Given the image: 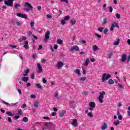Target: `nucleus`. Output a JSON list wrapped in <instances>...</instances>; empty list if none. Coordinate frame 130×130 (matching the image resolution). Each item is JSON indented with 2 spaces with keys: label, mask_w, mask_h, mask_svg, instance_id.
<instances>
[{
  "label": "nucleus",
  "mask_w": 130,
  "mask_h": 130,
  "mask_svg": "<svg viewBox=\"0 0 130 130\" xmlns=\"http://www.w3.org/2000/svg\"><path fill=\"white\" fill-rule=\"evenodd\" d=\"M25 7H27V8H24V10H25V12H29L30 10H32L33 9V6L31 5V4L28 2H26L24 5Z\"/></svg>",
  "instance_id": "obj_1"
},
{
  "label": "nucleus",
  "mask_w": 130,
  "mask_h": 130,
  "mask_svg": "<svg viewBox=\"0 0 130 130\" xmlns=\"http://www.w3.org/2000/svg\"><path fill=\"white\" fill-rule=\"evenodd\" d=\"M105 95V91H102L100 92V95L98 98L100 103H103V98Z\"/></svg>",
  "instance_id": "obj_2"
},
{
  "label": "nucleus",
  "mask_w": 130,
  "mask_h": 130,
  "mask_svg": "<svg viewBox=\"0 0 130 130\" xmlns=\"http://www.w3.org/2000/svg\"><path fill=\"white\" fill-rule=\"evenodd\" d=\"M109 78H111V75H110V74H107L106 73H104L103 75L102 81V82H105V81L106 80H108V79H109Z\"/></svg>",
  "instance_id": "obj_3"
},
{
  "label": "nucleus",
  "mask_w": 130,
  "mask_h": 130,
  "mask_svg": "<svg viewBox=\"0 0 130 130\" xmlns=\"http://www.w3.org/2000/svg\"><path fill=\"white\" fill-rule=\"evenodd\" d=\"M14 1L15 0L5 1L4 4L5 5H6V6H8V7H12L14 4Z\"/></svg>",
  "instance_id": "obj_4"
},
{
  "label": "nucleus",
  "mask_w": 130,
  "mask_h": 130,
  "mask_svg": "<svg viewBox=\"0 0 130 130\" xmlns=\"http://www.w3.org/2000/svg\"><path fill=\"white\" fill-rule=\"evenodd\" d=\"M49 35H50V31H47L45 34L44 39L43 40V41L46 43L48 42V39H49Z\"/></svg>",
  "instance_id": "obj_5"
},
{
  "label": "nucleus",
  "mask_w": 130,
  "mask_h": 130,
  "mask_svg": "<svg viewBox=\"0 0 130 130\" xmlns=\"http://www.w3.org/2000/svg\"><path fill=\"white\" fill-rule=\"evenodd\" d=\"M74 50H75V51H79V50H80L79 46L76 45L73 47H72L70 48V51H74Z\"/></svg>",
  "instance_id": "obj_6"
},
{
  "label": "nucleus",
  "mask_w": 130,
  "mask_h": 130,
  "mask_svg": "<svg viewBox=\"0 0 130 130\" xmlns=\"http://www.w3.org/2000/svg\"><path fill=\"white\" fill-rule=\"evenodd\" d=\"M17 16L19 18H22L23 19H27V15L26 14H23L22 13H17Z\"/></svg>",
  "instance_id": "obj_7"
},
{
  "label": "nucleus",
  "mask_w": 130,
  "mask_h": 130,
  "mask_svg": "<svg viewBox=\"0 0 130 130\" xmlns=\"http://www.w3.org/2000/svg\"><path fill=\"white\" fill-rule=\"evenodd\" d=\"M126 56H127L126 54H123L121 57L120 61H121V62H124V61L126 60Z\"/></svg>",
  "instance_id": "obj_8"
},
{
  "label": "nucleus",
  "mask_w": 130,
  "mask_h": 130,
  "mask_svg": "<svg viewBox=\"0 0 130 130\" xmlns=\"http://www.w3.org/2000/svg\"><path fill=\"white\" fill-rule=\"evenodd\" d=\"M3 102L4 104H6V105H9V106H10V105H14L15 106L17 105V104H18V102H16L15 103H12L10 104L9 103L5 102V101H3Z\"/></svg>",
  "instance_id": "obj_9"
},
{
  "label": "nucleus",
  "mask_w": 130,
  "mask_h": 130,
  "mask_svg": "<svg viewBox=\"0 0 130 130\" xmlns=\"http://www.w3.org/2000/svg\"><path fill=\"white\" fill-rule=\"evenodd\" d=\"M71 124H72L73 126H78V122H77V119H74Z\"/></svg>",
  "instance_id": "obj_10"
},
{
  "label": "nucleus",
  "mask_w": 130,
  "mask_h": 130,
  "mask_svg": "<svg viewBox=\"0 0 130 130\" xmlns=\"http://www.w3.org/2000/svg\"><path fill=\"white\" fill-rule=\"evenodd\" d=\"M63 66V63L62 62H58L57 64L56 67L58 69H60Z\"/></svg>",
  "instance_id": "obj_11"
},
{
  "label": "nucleus",
  "mask_w": 130,
  "mask_h": 130,
  "mask_svg": "<svg viewBox=\"0 0 130 130\" xmlns=\"http://www.w3.org/2000/svg\"><path fill=\"white\" fill-rule=\"evenodd\" d=\"M29 80V77H23L22 78V81H23L25 83H28Z\"/></svg>",
  "instance_id": "obj_12"
},
{
  "label": "nucleus",
  "mask_w": 130,
  "mask_h": 130,
  "mask_svg": "<svg viewBox=\"0 0 130 130\" xmlns=\"http://www.w3.org/2000/svg\"><path fill=\"white\" fill-rule=\"evenodd\" d=\"M37 66L39 73H42V67H41V65L40 63H38Z\"/></svg>",
  "instance_id": "obj_13"
},
{
  "label": "nucleus",
  "mask_w": 130,
  "mask_h": 130,
  "mask_svg": "<svg viewBox=\"0 0 130 130\" xmlns=\"http://www.w3.org/2000/svg\"><path fill=\"white\" fill-rule=\"evenodd\" d=\"M89 62H90V60L89 59H86L84 63L83 64V66L84 67H88V64H89Z\"/></svg>",
  "instance_id": "obj_14"
},
{
  "label": "nucleus",
  "mask_w": 130,
  "mask_h": 130,
  "mask_svg": "<svg viewBox=\"0 0 130 130\" xmlns=\"http://www.w3.org/2000/svg\"><path fill=\"white\" fill-rule=\"evenodd\" d=\"M101 129L105 130L107 128V124L106 123H104L103 126L101 127Z\"/></svg>",
  "instance_id": "obj_15"
},
{
  "label": "nucleus",
  "mask_w": 130,
  "mask_h": 130,
  "mask_svg": "<svg viewBox=\"0 0 130 130\" xmlns=\"http://www.w3.org/2000/svg\"><path fill=\"white\" fill-rule=\"evenodd\" d=\"M111 25L113 26V27H116V28H119V26L118 25V24L115 22H113L112 23Z\"/></svg>",
  "instance_id": "obj_16"
},
{
  "label": "nucleus",
  "mask_w": 130,
  "mask_h": 130,
  "mask_svg": "<svg viewBox=\"0 0 130 130\" xmlns=\"http://www.w3.org/2000/svg\"><path fill=\"white\" fill-rule=\"evenodd\" d=\"M24 45L23 46V47L25 48V49H29V46H28V41H26L24 43Z\"/></svg>",
  "instance_id": "obj_17"
},
{
  "label": "nucleus",
  "mask_w": 130,
  "mask_h": 130,
  "mask_svg": "<svg viewBox=\"0 0 130 130\" xmlns=\"http://www.w3.org/2000/svg\"><path fill=\"white\" fill-rule=\"evenodd\" d=\"M89 106L90 107H92V108H95V106H96V104H95V103L93 102H91L89 103Z\"/></svg>",
  "instance_id": "obj_18"
},
{
  "label": "nucleus",
  "mask_w": 130,
  "mask_h": 130,
  "mask_svg": "<svg viewBox=\"0 0 130 130\" xmlns=\"http://www.w3.org/2000/svg\"><path fill=\"white\" fill-rule=\"evenodd\" d=\"M64 113H66V111L62 110L59 114V117H62L64 115Z\"/></svg>",
  "instance_id": "obj_19"
},
{
  "label": "nucleus",
  "mask_w": 130,
  "mask_h": 130,
  "mask_svg": "<svg viewBox=\"0 0 130 130\" xmlns=\"http://www.w3.org/2000/svg\"><path fill=\"white\" fill-rule=\"evenodd\" d=\"M27 39V38L25 36H23L21 38L19 39L18 40L20 42H22V41H24Z\"/></svg>",
  "instance_id": "obj_20"
},
{
  "label": "nucleus",
  "mask_w": 130,
  "mask_h": 130,
  "mask_svg": "<svg viewBox=\"0 0 130 130\" xmlns=\"http://www.w3.org/2000/svg\"><path fill=\"white\" fill-rule=\"evenodd\" d=\"M74 72L79 76H81V71L79 69L75 70Z\"/></svg>",
  "instance_id": "obj_21"
},
{
  "label": "nucleus",
  "mask_w": 130,
  "mask_h": 130,
  "mask_svg": "<svg viewBox=\"0 0 130 130\" xmlns=\"http://www.w3.org/2000/svg\"><path fill=\"white\" fill-rule=\"evenodd\" d=\"M70 22L72 25H75V24H76V23L77 22V21H76V19L75 18H72Z\"/></svg>",
  "instance_id": "obj_22"
},
{
  "label": "nucleus",
  "mask_w": 130,
  "mask_h": 130,
  "mask_svg": "<svg viewBox=\"0 0 130 130\" xmlns=\"http://www.w3.org/2000/svg\"><path fill=\"white\" fill-rule=\"evenodd\" d=\"M93 47V51H96V50H99V48H98V47L96 46V45H94L92 46Z\"/></svg>",
  "instance_id": "obj_23"
},
{
  "label": "nucleus",
  "mask_w": 130,
  "mask_h": 130,
  "mask_svg": "<svg viewBox=\"0 0 130 130\" xmlns=\"http://www.w3.org/2000/svg\"><path fill=\"white\" fill-rule=\"evenodd\" d=\"M108 83L109 84V85H113L114 84V81L112 79H110L108 82Z\"/></svg>",
  "instance_id": "obj_24"
},
{
  "label": "nucleus",
  "mask_w": 130,
  "mask_h": 130,
  "mask_svg": "<svg viewBox=\"0 0 130 130\" xmlns=\"http://www.w3.org/2000/svg\"><path fill=\"white\" fill-rule=\"evenodd\" d=\"M32 31L29 30L28 32H27V37H31V36H32Z\"/></svg>",
  "instance_id": "obj_25"
},
{
  "label": "nucleus",
  "mask_w": 130,
  "mask_h": 130,
  "mask_svg": "<svg viewBox=\"0 0 130 130\" xmlns=\"http://www.w3.org/2000/svg\"><path fill=\"white\" fill-rule=\"evenodd\" d=\"M120 41V39H118L116 42H114V45H118L119 44V42Z\"/></svg>",
  "instance_id": "obj_26"
},
{
  "label": "nucleus",
  "mask_w": 130,
  "mask_h": 130,
  "mask_svg": "<svg viewBox=\"0 0 130 130\" xmlns=\"http://www.w3.org/2000/svg\"><path fill=\"white\" fill-rule=\"evenodd\" d=\"M57 44H59L60 45H61V44H62V41L60 39H58L57 40Z\"/></svg>",
  "instance_id": "obj_27"
},
{
  "label": "nucleus",
  "mask_w": 130,
  "mask_h": 130,
  "mask_svg": "<svg viewBox=\"0 0 130 130\" xmlns=\"http://www.w3.org/2000/svg\"><path fill=\"white\" fill-rule=\"evenodd\" d=\"M6 114L8 115L9 116H13L14 114H12V112L10 111L6 112Z\"/></svg>",
  "instance_id": "obj_28"
},
{
  "label": "nucleus",
  "mask_w": 130,
  "mask_h": 130,
  "mask_svg": "<svg viewBox=\"0 0 130 130\" xmlns=\"http://www.w3.org/2000/svg\"><path fill=\"white\" fill-rule=\"evenodd\" d=\"M112 55H113V52H111L108 55V58H109L110 59Z\"/></svg>",
  "instance_id": "obj_29"
},
{
  "label": "nucleus",
  "mask_w": 130,
  "mask_h": 130,
  "mask_svg": "<svg viewBox=\"0 0 130 130\" xmlns=\"http://www.w3.org/2000/svg\"><path fill=\"white\" fill-rule=\"evenodd\" d=\"M22 121L24 122H28V118L26 117H24L22 119Z\"/></svg>",
  "instance_id": "obj_30"
},
{
  "label": "nucleus",
  "mask_w": 130,
  "mask_h": 130,
  "mask_svg": "<svg viewBox=\"0 0 130 130\" xmlns=\"http://www.w3.org/2000/svg\"><path fill=\"white\" fill-rule=\"evenodd\" d=\"M36 86L37 88V89H42V86L40 85V84H36Z\"/></svg>",
  "instance_id": "obj_31"
},
{
  "label": "nucleus",
  "mask_w": 130,
  "mask_h": 130,
  "mask_svg": "<svg viewBox=\"0 0 130 130\" xmlns=\"http://www.w3.org/2000/svg\"><path fill=\"white\" fill-rule=\"evenodd\" d=\"M87 79V77H81V78H80V81H81V82H83L84 81H86V79Z\"/></svg>",
  "instance_id": "obj_32"
},
{
  "label": "nucleus",
  "mask_w": 130,
  "mask_h": 130,
  "mask_svg": "<svg viewBox=\"0 0 130 130\" xmlns=\"http://www.w3.org/2000/svg\"><path fill=\"white\" fill-rule=\"evenodd\" d=\"M70 16L69 15H67L64 17V20L65 21H69L70 20Z\"/></svg>",
  "instance_id": "obj_33"
},
{
  "label": "nucleus",
  "mask_w": 130,
  "mask_h": 130,
  "mask_svg": "<svg viewBox=\"0 0 130 130\" xmlns=\"http://www.w3.org/2000/svg\"><path fill=\"white\" fill-rule=\"evenodd\" d=\"M108 9L110 13H112V11H113V8H112V7L109 6L108 7Z\"/></svg>",
  "instance_id": "obj_34"
},
{
  "label": "nucleus",
  "mask_w": 130,
  "mask_h": 130,
  "mask_svg": "<svg viewBox=\"0 0 130 130\" xmlns=\"http://www.w3.org/2000/svg\"><path fill=\"white\" fill-rule=\"evenodd\" d=\"M119 123H120L119 120H117L113 122V124H115V125H118Z\"/></svg>",
  "instance_id": "obj_35"
},
{
  "label": "nucleus",
  "mask_w": 130,
  "mask_h": 130,
  "mask_svg": "<svg viewBox=\"0 0 130 130\" xmlns=\"http://www.w3.org/2000/svg\"><path fill=\"white\" fill-rule=\"evenodd\" d=\"M107 23V18H105L103 19V25H104Z\"/></svg>",
  "instance_id": "obj_36"
},
{
  "label": "nucleus",
  "mask_w": 130,
  "mask_h": 130,
  "mask_svg": "<svg viewBox=\"0 0 130 130\" xmlns=\"http://www.w3.org/2000/svg\"><path fill=\"white\" fill-rule=\"evenodd\" d=\"M16 25H17V26H21L22 23L21 22V21H17Z\"/></svg>",
  "instance_id": "obj_37"
},
{
  "label": "nucleus",
  "mask_w": 130,
  "mask_h": 130,
  "mask_svg": "<svg viewBox=\"0 0 130 130\" xmlns=\"http://www.w3.org/2000/svg\"><path fill=\"white\" fill-rule=\"evenodd\" d=\"M104 29V27H99L98 29V30L99 31V32H103V29Z\"/></svg>",
  "instance_id": "obj_38"
},
{
  "label": "nucleus",
  "mask_w": 130,
  "mask_h": 130,
  "mask_svg": "<svg viewBox=\"0 0 130 130\" xmlns=\"http://www.w3.org/2000/svg\"><path fill=\"white\" fill-rule=\"evenodd\" d=\"M34 106H35L36 108L38 107V102H36L34 103Z\"/></svg>",
  "instance_id": "obj_39"
},
{
  "label": "nucleus",
  "mask_w": 130,
  "mask_h": 130,
  "mask_svg": "<svg viewBox=\"0 0 130 130\" xmlns=\"http://www.w3.org/2000/svg\"><path fill=\"white\" fill-rule=\"evenodd\" d=\"M20 5L19 4H16L15 5H14V7L16 8V9H18V8H19V7H20Z\"/></svg>",
  "instance_id": "obj_40"
},
{
  "label": "nucleus",
  "mask_w": 130,
  "mask_h": 130,
  "mask_svg": "<svg viewBox=\"0 0 130 130\" xmlns=\"http://www.w3.org/2000/svg\"><path fill=\"white\" fill-rule=\"evenodd\" d=\"M116 17L117 19H120V14H119V13L116 14Z\"/></svg>",
  "instance_id": "obj_41"
},
{
  "label": "nucleus",
  "mask_w": 130,
  "mask_h": 130,
  "mask_svg": "<svg viewBox=\"0 0 130 130\" xmlns=\"http://www.w3.org/2000/svg\"><path fill=\"white\" fill-rule=\"evenodd\" d=\"M58 93L57 92H56L55 94H54V97L55 98H56V99H58Z\"/></svg>",
  "instance_id": "obj_42"
},
{
  "label": "nucleus",
  "mask_w": 130,
  "mask_h": 130,
  "mask_svg": "<svg viewBox=\"0 0 130 130\" xmlns=\"http://www.w3.org/2000/svg\"><path fill=\"white\" fill-rule=\"evenodd\" d=\"M88 116H89L90 117H93V114L92 113L89 112L87 114Z\"/></svg>",
  "instance_id": "obj_43"
},
{
  "label": "nucleus",
  "mask_w": 130,
  "mask_h": 130,
  "mask_svg": "<svg viewBox=\"0 0 130 130\" xmlns=\"http://www.w3.org/2000/svg\"><path fill=\"white\" fill-rule=\"evenodd\" d=\"M61 24L62 25H64V24H66V20H65L64 19L62 20L61 21Z\"/></svg>",
  "instance_id": "obj_44"
},
{
  "label": "nucleus",
  "mask_w": 130,
  "mask_h": 130,
  "mask_svg": "<svg viewBox=\"0 0 130 130\" xmlns=\"http://www.w3.org/2000/svg\"><path fill=\"white\" fill-rule=\"evenodd\" d=\"M82 71L83 75H86V70H85V68L84 67H82Z\"/></svg>",
  "instance_id": "obj_45"
},
{
  "label": "nucleus",
  "mask_w": 130,
  "mask_h": 130,
  "mask_svg": "<svg viewBox=\"0 0 130 130\" xmlns=\"http://www.w3.org/2000/svg\"><path fill=\"white\" fill-rule=\"evenodd\" d=\"M107 32H108V29L107 28H105L104 30V34H107Z\"/></svg>",
  "instance_id": "obj_46"
},
{
  "label": "nucleus",
  "mask_w": 130,
  "mask_h": 130,
  "mask_svg": "<svg viewBox=\"0 0 130 130\" xmlns=\"http://www.w3.org/2000/svg\"><path fill=\"white\" fill-rule=\"evenodd\" d=\"M118 86L119 87V88H120L121 89L123 88V86H122V85H121V84H120V83H119L118 84Z\"/></svg>",
  "instance_id": "obj_47"
},
{
  "label": "nucleus",
  "mask_w": 130,
  "mask_h": 130,
  "mask_svg": "<svg viewBox=\"0 0 130 130\" xmlns=\"http://www.w3.org/2000/svg\"><path fill=\"white\" fill-rule=\"evenodd\" d=\"M10 47H12V48H15L16 49H19L17 48V46L16 45H10Z\"/></svg>",
  "instance_id": "obj_48"
},
{
  "label": "nucleus",
  "mask_w": 130,
  "mask_h": 130,
  "mask_svg": "<svg viewBox=\"0 0 130 130\" xmlns=\"http://www.w3.org/2000/svg\"><path fill=\"white\" fill-rule=\"evenodd\" d=\"M130 61V55L128 56L127 59V63H128Z\"/></svg>",
  "instance_id": "obj_49"
},
{
  "label": "nucleus",
  "mask_w": 130,
  "mask_h": 130,
  "mask_svg": "<svg viewBox=\"0 0 130 130\" xmlns=\"http://www.w3.org/2000/svg\"><path fill=\"white\" fill-rule=\"evenodd\" d=\"M25 107H27V105H26V104H23L21 106V108H25Z\"/></svg>",
  "instance_id": "obj_50"
},
{
  "label": "nucleus",
  "mask_w": 130,
  "mask_h": 130,
  "mask_svg": "<svg viewBox=\"0 0 130 130\" xmlns=\"http://www.w3.org/2000/svg\"><path fill=\"white\" fill-rule=\"evenodd\" d=\"M118 118L119 120H121L122 119V116L119 115L118 116Z\"/></svg>",
  "instance_id": "obj_51"
},
{
  "label": "nucleus",
  "mask_w": 130,
  "mask_h": 130,
  "mask_svg": "<svg viewBox=\"0 0 130 130\" xmlns=\"http://www.w3.org/2000/svg\"><path fill=\"white\" fill-rule=\"evenodd\" d=\"M60 2L66 3V4H69V1H68V0H60Z\"/></svg>",
  "instance_id": "obj_52"
},
{
  "label": "nucleus",
  "mask_w": 130,
  "mask_h": 130,
  "mask_svg": "<svg viewBox=\"0 0 130 130\" xmlns=\"http://www.w3.org/2000/svg\"><path fill=\"white\" fill-rule=\"evenodd\" d=\"M30 97H31V98L35 99V98H36V95L35 94H31Z\"/></svg>",
  "instance_id": "obj_53"
},
{
  "label": "nucleus",
  "mask_w": 130,
  "mask_h": 130,
  "mask_svg": "<svg viewBox=\"0 0 130 130\" xmlns=\"http://www.w3.org/2000/svg\"><path fill=\"white\" fill-rule=\"evenodd\" d=\"M114 28V27L113 25H111V27L110 28V31H113V30H114V28Z\"/></svg>",
  "instance_id": "obj_54"
},
{
  "label": "nucleus",
  "mask_w": 130,
  "mask_h": 130,
  "mask_svg": "<svg viewBox=\"0 0 130 130\" xmlns=\"http://www.w3.org/2000/svg\"><path fill=\"white\" fill-rule=\"evenodd\" d=\"M34 78H35V75H34V74H32L31 75V80H34Z\"/></svg>",
  "instance_id": "obj_55"
},
{
  "label": "nucleus",
  "mask_w": 130,
  "mask_h": 130,
  "mask_svg": "<svg viewBox=\"0 0 130 130\" xmlns=\"http://www.w3.org/2000/svg\"><path fill=\"white\" fill-rule=\"evenodd\" d=\"M42 63H45L46 62V59L43 58L42 60Z\"/></svg>",
  "instance_id": "obj_56"
},
{
  "label": "nucleus",
  "mask_w": 130,
  "mask_h": 130,
  "mask_svg": "<svg viewBox=\"0 0 130 130\" xmlns=\"http://www.w3.org/2000/svg\"><path fill=\"white\" fill-rule=\"evenodd\" d=\"M30 26L31 27H34V22L33 21L30 22Z\"/></svg>",
  "instance_id": "obj_57"
},
{
  "label": "nucleus",
  "mask_w": 130,
  "mask_h": 130,
  "mask_svg": "<svg viewBox=\"0 0 130 130\" xmlns=\"http://www.w3.org/2000/svg\"><path fill=\"white\" fill-rule=\"evenodd\" d=\"M8 119L9 122H12V118H11V117H8Z\"/></svg>",
  "instance_id": "obj_58"
},
{
  "label": "nucleus",
  "mask_w": 130,
  "mask_h": 130,
  "mask_svg": "<svg viewBox=\"0 0 130 130\" xmlns=\"http://www.w3.org/2000/svg\"><path fill=\"white\" fill-rule=\"evenodd\" d=\"M32 37H34V39H35L36 40H37V39H38V38L34 35H32Z\"/></svg>",
  "instance_id": "obj_59"
},
{
  "label": "nucleus",
  "mask_w": 130,
  "mask_h": 130,
  "mask_svg": "<svg viewBox=\"0 0 130 130\" xmlns=\"http://www.w3.org/2000/svg\"><path fill=\"white\" fill-rule=\"evenodd\" d=\"M95 35L98 37V38H101V35H100L98 34H95Z\"/></svg>",
  "instance_id": "obj_60"
},
{
  "label": "nucleus",
  "mask_w": 130,
  "mask_h": 130,
  "mask_svg": "<svg viewBox=\"0 0 130 130\" xmlns=\"http://www.w3.org/2000/svg\"><path fill=\"white\" fill-rule=\"evenodd\" d=\"M23 112H22V110H18V114H22Z\"/></svg>",
  "instance_id": "obj_61"
},
{
  "label": "nucleus",
  "mask_w": 130,
  "mask_h": 130,
  "mask_svg": "<svg viewBox=\"0 0 130 130\" xmlns=\"http://www.w3.org/2000/svg\"><path fill=\"white\" fill-rule=\"evenodd\" d=\"M43 118H44V119H47V120L50 119V118H49L48 117H45V116L43 117Z\"/></svg>",
  "instance_id": "obj_62"
},
{
  "label": "nucleus",
  "mask_w": 130,
  "mask_h": 130,
  "mask_svg": "<svg viewBox=\"0 0 130 130\" xmlns=\"http://www.w3.org/2000/svg\"><path fill=\"white\" fill-rule=\"evenodd\" d=\"M38 50H39V49H42V45H40L39 46V48H38Z\"/></svg>",
  "instance_id": "obj_63"
},
{
  "label": "nucleus",
  "mask_w": 130,
  "mask_h": 130,
  "mask_svg": "<svg viewBox=\"0 0 130 130\" xmlns=\"http://www.w3.org/2000/svg\"><path fill=\"white\" fill-rule=\"evenodd\" d=\"M24 73L25 74H29V70L27 69L26 70L24 71Z\"/></svg>",
  "instance_id": "obj_64"
}]
</instances>
